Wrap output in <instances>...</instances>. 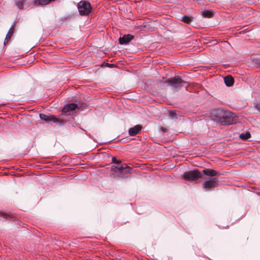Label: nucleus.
<instances>
[{
    "label": "nucleus",
    "instance_id": "9",
    "mask_svg": "<svg viewBox=\"0 0 260 260\" xmlns=\"http://www.w3.org/2000/svg\"><path fill=\"white\" fill-rule=\"evenodd\" d=\"M142 129L141 125H136L128 129V134L130 136H135L141 132Z\"/></svg>",
    "mask_w": 260,
    "mask_h": 260
},
{
    "label": "nucleus",
    "instance_id": "4",
    "mask_svg": "<svg viewBox=\"0 0 260 260\" xmlns=\"http://www.w3.org/2000/svg\"><path fill=\"white\" fill-rule=\"evenodd\" d=\"M39 116L41 119L48 122H52L53 123H56L59 124H64L66 123V120L61 119L60 117L57 118L55 116L41 113Z\"/></svg>",
    "mask_w": 260,
    "mask_h": 260
},
{
    "label": "nucleus",
    "instance_id": "14",
    "mask_svg": "<svg viewBox=\"0 0 260 260\" xmlns=\"http://www.w3.org/2000/svg\"><path fill=\"white\" fill-rule=\"evenodd\" d=\"M240 138L243 140H246L251 137V134L249 132L242 133L240 135Z\"/></svg>",
    "mask_w": 260,
    "mask_h": 260
},
{
    "label": "nucleus",
    "instance_id": "5",
    "mask_svg": "<svg viewBox=\"0 0 260 260\" xmlns=\"http://www.w3.org/2000/svg\"><path fill=\"white\" fill-rule=\"evenodd\" d=\"M79 13L81 15H87L91 11L90 4L86 1H81L77 5Z\"/></svg>",
    "mask_w": 260,
    "mask_h": 260
},
{
    "label": "nucleus",
    "instance_id": "21",
    "mask_svg": "<svg viewBox=\"0 0 260 260\" xmlns=\"http://www.w3.org/2000/svg\"><path fill=\"white\" fill-rule=\"evenodd\" d=\"M254 107L260 113V102L254 104Z\"/></svg>",
    "mask_w": 260,
    "mask_h": 260
},
{
    "label": "nucleus",
    "instance_id": "8",
    "mask_svg": "<svg viewBox=\"0 0 260 260\" xmlns=\"http://www.w3.org/2000/svg\"><path fill=\"white\" fill-rule=\"evenodd\" d=\"M134 37L131 34L124 35L122 37L119 38V42L121 45L127 44L130 42Z\"/></svg>",
    "mask_w": 260,
    "mask_h": 260
},
{
    "label": "nucleus",
    "instance_id": "19",
    "mask_svg": "<svg viewBox=\"0 0 260 260\" xmlns=\"http://www.w3.org/2000/svg\"><path fill=\"white\" fill-rule=\"evenodd\" d=\"M1 217L4 218H12V216L9 214L5 213L4 212H1Z\"/></svg>",
    "mask_w": 260,
    "mask_h": 260
},
{
    "label": "nucleus",
    "instance_id": "1",
    "mask_svg": "<svg viewBox=\"0 0 260 260\" xmlns=\"http://www.w3.org/2000/svg\"><path fill=\"white\" fill-rule=\"evenodd\" d=\"M163 83L167 86H170L172 89H180L182 87L186 88L189 85L187 82L183 80L179 76L169 78L163 82Z\"/></svg>",
    "mask_w": 260,
    "mask_h": 260
},
{
    "label": "nucleus",
    "instance_id": "13",
    "mask_svg": "<svg viewBox=\"0 0 260 260\" xmlns=\"http://www.w3.org/2000/svg\"><path fill=\"white\" fill-rule=\"evenodd\" d=\"M202 15L204 17L211 18L213 16V11L212 10H205L202 12Z\"/></svg>",
    "mask_w": 260,
    "mask_h": 260
},
{
    "label": "nucleus",
    "instance_id": "24",
    "mask_svg": "<svg viewBox=\"0 0 260 260\" xmlns=\"http://www.w3.org/2000/svg\"><path fill=\"white\" fill-rule=\"evenodd\" d=\"M170 115L171 116L172 118H175L176 116V113H175L173 111H171L170 112Z\"/></svg>",
    "mask_w": 260,
    "mask_h": 260
},
{
    "label": "nucleus",
    "instance_id": "16",
    "mask_svg": "<svg viewBox=\"0 0 260 260\" xmlns=\"http://www.w3.org/2000/svg\"><path fill=\"white\" fill-rule=\"evenodd\" d=\"M15 5L19 9H23L25 0H15Z\"/></svg>",
    "mask_w": 260,
    "mask_h": 260
},
{
    "label": "nucleus",
    "instance_id": "20",
    "mask_svg": "<svg viewBox=\"0 0 260 260\" xmlns=\"http://www.w3.org/2000/svg\"><path fill=\"white\" fill-rule=\"evenodd\" d=\"M112 162L114 164L119 165L121 163V160L120 159L118 160L115 157H113Z\"/></svg>",
    "mask_w": 260,
    "mask_h": 260
},
{
    "label": "nucleus",
    "instance_id": "6",
    "mask_svg": "<svg viewBox=\"0 0 260 260\" xmlns=\"http://www.w3.org/2000/svg\"><path fill=\"white\" fill-rule=\"evenodd\" d=\"M200 178H202L201 172L198 169L186 172L183 175V178L188 181H194Z\"/></svg>",
    "mask_w": 260,
    "mask_h": 260
},
{
    "label": "nucleus",
    "instance_id": "3",
    "mask_svg": "<svg viewBox=\"0 0 260 260\" xmlns=\"http://www.w3.org/2000/svg\"><path fill=\"white\" fill-rule=\"evenodd\" d=\"M236 116L230 111H221L220 116L217 119V121L222 125H230L236 122Z\"/></svg>",
    "mask_w": 260,
    "mask_h": 260
},
{
    "label": "nucleus",
    "instance_id": "11",
    "mask_svg": "<svg viewBox=\"0 0 260 260\" xmlns=\"http://www.w3.org/2000/svg\"><path fill=\"white\" fill-rule=\"evenodd\" d=\"M55 0H34L33 4L35 6H40L49 4Z\"/></svg>",
    "mask_w": 260,
    "mask_h": 260
},
{
    "label": "nucleus",
    "instance_id": "23",
    "mask_svg": "<svg viewBox=\"0 0 260 260\" xmlns=\"http://www.w3.org/2000/svg\"><path fill=\"white\" fill-rule=\"evenodd\" d=\"M14 27L15 25H12L7 34H10V35H12V34H13V29H14Z\"/></svg>",
    "mask_w": 260,
    "mask_h": 260
},
{
    "label": "nucleus",
    "instance_id": "2",
    "mask_svg": "<svg viewBox=\"0 0 260 260\" xmlns=\"http://www.w3.org/2000/svg\"><path fill=\"white\" fill-rule=\"evenodd\" d=\"M111 170L115 173L117 176L126 178L128 177V174H131L133 169L128 167L127 164H123L120 166H112Z\"/></svg>",
    "mask_w": 260,
    "mask_h": 260
},
{
    "label": "nucleus",
    "instance_id": "17",
    "mask_svg": "<svg viewBox=\"0 0 260 260\" xmlns=\"http://www.w3.org/2000/svg\"><path fill=\"white\" fill-rule=\"evenodd\" d=\"M61 112L63 115L67 116L71 115L72 112L70 110H69V108L67 107V105L62 108Z\"/></svg>",
    "mask_w": 260,
    "mask_h": 260
},
{
    "label": "nucleus",
    "instance_id": "10",
    "mask_svg": "<svg viewBox=\"0 0 260 260\" xmlns=\"http://www.w3.org/2000/svg\"><path fill=\"white\" fill-rule=\"evenodd\" d=\"M202 177L203 175H205L208 176H210L211 177H213L215 176H217L220 173H218L214 170L210 169H204L203 171L201 172Z\"/></svg>",
    "mask_w": 260,
    "mask_h": 260
},
{
    "label": "nucleus",
    "instance_id": "15",
    "mask_svg": "<svg viewBox=\"0 0 260 260\" xmlns=\"http://www.w3.org/2000/svg\"><path fill=\"white\" fill-rule=\"evenodd\" d=\"M181 21L184 23L190 24L192 21V17L184 15L181 18Z\"/></svg>",
    "mask_w": 260,
    "mask_h": 260
},
{
    "label": "nucleus",
    "instance_id": "18",
    "mask_svg": "<svg viewBox=\"0 0 260 260\" xmlns=\"http://www.w3.org/2000/svg\"><path fill=\"white\" fill-rule=\"evenodd\" d=\"M67 107L69 108V110L72 112L76 109L78 108V106L76 103H70L67 105Z\"/></svg>",
    "mask_w": 260,
    "mask_h": 260
},
{
    "label": "nucleus",
    "instance_id": "12",
    "mask_svg": "<svg viewBox=\"0 0 260 260\" xmlns=\"http://www.w3.org/2000/svg\"><path fill=\"white\" fill-rule=\"evenodd\" d=\"M224 82L226 86L230 87L234 84V80L231 76L228 75L224 78Z\"/></svg>",
    "mask_w": 260,
    "mask_h": 260
},
{
    "label": "nucleus",
    "instance_id": "22",
    "mask_svg": "<svg viewBox=\"0 0 260 260\" xmlns=\"http://www.w3.org/2000/svg\"><path fill=\"white\" fill-rule=\"evenodd\" d=\"M11 36H12V35H10V34H7V35H6V36L5 40V41H4V44L5 45H6V41H7V42L9 40H10L11 37Z\"/></svg>",
    "mask_w": 260,
    "mask_h": 260
},
{
    "label": "nucleus",
    "instance_id": "7",
    "mask_svg": "<svg viewBox=\"0 0 260 260\" xmlns=\"http://www.w3.org/2000/svg\"><path fill=\"white\" fill-rule=\"evenodd\" d=\"M218 185V179L215 177H210L206 179L203 183V187L206 191H209L211 188Z\"/></svg>",
    "mask_w": 260,
    "mask_h": 260
}]
</instances>
